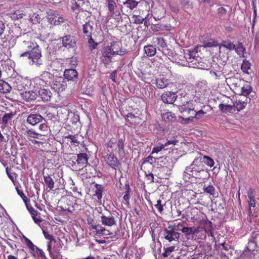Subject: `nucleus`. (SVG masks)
Listing matches in <instances>:
<instances>
[{
  "label": "nucleus",
  "instance_id": "6ab92c4d",
  "mask_svg": "<svg viewBox=\"0 0 259 259\" xmlns=\"http://www.w3.org/2000/svg\"><path fill=\"white\" fill-rule=\"evenodd\" d=\"M61 242V240L58 239V240H56L55 243H53V246H52V254H49L52 259H57L61 255L60 252V249L62 248Z\"/></svg>",
  "mask_w": 259,
  "mask_h": 259
},
{
  "label": "nucleus",
  "instance_id": "49530a36",
  "mask_svg": "<svg viewBox=\"0 0 259 259\" xmlns=\"http://www.w3.org/2000/svg\"><path fill=\"white\" fill-rule=\"evenodd\" d=\"M38 128L39 130L41 132V133L39 134L41 135H42V137L47 136L50 132L49 127L45 122L41 123L39 125Z\"/></svg>",
  "mask_w": 259,
  "mask_h": 259
},
{
  "label": "nucleus",
  "instance_id": "4c0bfd02",
  "mask_svg": "<svg viewBox=\"0 0 259 259\" xmlns=\"http://www.w3.org/2000/svg\"><path fill=\"white\" fill-rule=\"evenodd\" d=\"M12 89L11 85L6 81L0 79V92L2 93H8Z\"/></svg>",
  "mask_w": 259,
  "mask_h": 259
},
{
  "label": "nucleus",
  "instance_id": "f704fd0d",
  "mask_svg": "<svg viewBox=\"0 0 259 259\" xmlns=\"http://www.w3.org/2000/svg\"><path fill=\"white\" fill-rule=\"evenodd\" d=\"M26 207L29 211V213L31 214V217L34 221V222L38 224L42 222V220L40 218H36V216L38 214L37 211L34 209L32 206H28L26 204Z\"/></svg>",
  "mask_w": 259,
  "mask_h": 259
},
{
  "label": "nucleus",
  "instance_id": "1a4fd4ad",
  "mask_svg": "<svg viewBox=\"0 0 259 259\" xmlns=\"http://www.w3.org/2000/svg\"><path fill=\"white\" fill-rule=\"evenodd\" d=\"M63 47L68 51H74L76 47V39L75 37L71 34H66L62 38Z\"/></svg>",
  "mask_w": 259,
  "mask_h": 259
},
{
  "label": "nucleus",
  "instance_id": "0e129e2a",
  "mask_svg": "<svg viewBox=\"0 0 259 259\" xmlns=\"http://www.w3.org/2000/svg\"><path fill=\"white\" fill-rule=\"evenodd\" d=\"M241 68L244 72L248 73V71L250 68V64L248 61L244 60L241 64Z\"/></svg>",
  "mask_w": 259,
  "mask_h": 259
},
{
  "label": "nucleus",
  "instance_id": "f03ea898",
  "mask_svg": "<svg viewBox=\"0 0 259 259\" xmlns=\"http://www.w3.org/2000/svg\"><path fill=\"white\" fill-rule=\"evenodd\" d=\"M185 173L196 179H204L206 176L207 171L204 169V166L202 163L197 164L195 160L190 166L187 167Z\"/></svg>",
  "mask_w": 259,
  "mask_h": 259
},
{
  "label": "nucleus",
  "instance_id": "58836bf2",
  "mask_svg": "<svg viewBox=\"0 0 259 259\" xmlns=\"http://www.w3.org/2000/svg\"><path fill=\"white\" fill-rule=\"evenodd\" d=\"M186 236L194 235L199 232V228L194 229L192 227H183L182 229H179Z\"/></svg>",
  "mask_w": 259,
  "mask_h": 259
},
{
  "label": "nucleus",
  "instance_id": "5fc2aeb1",
  "mask_svg": "<svg viewBox=\"0 0 259 259\" xmlns=\"http://www.w3.org/2000/svg\"><path fill=\"white\" fill-rule=\"evenodd\" d=\"M219 107L222 112L225 113L231 112L233 108V106L232 105H225L224 104H220Z\"/></svg>",
  "mask_w": 259,
  "mask_h": 259
},
{
  "label": "nucleus",
  "instance_id": "0eeeda50",
  "mask_svg": "<svg viewBox=\"0 0 259 259\" xmlns=\"http://www.w3.org/2000/svg\"><path fill=\"white\" fill-rule=\"evenodd\" d=\"M104 161L106 164L115 170H120L121 164L117 157L113 152L107 153L103 156Z\"/></svg>",
  "mask_w": 259,
  "mask_h": 259
},
{
  "label": "nucleus",
  "instance_id": "603ef678",
  "mask_svg": "<svg viewBox=\"0 0 259 259\" xmlns=\"http://www.w3.org/2000/svg\"><path fill=\"white\" fill-rule=\"evenodd\" d=\"M200 160L210 167H212L214 164L213 159L208 156H203L202 158H200Z\"/></svg>",
  "mask_w": 259,
  "mask_h": 259
},
{
  "label": "nucleus",
  "instance_id": "4be33fe9",
  "mask_svg": "<svg viewBox=\"0 0 259 259\" xmlns=\"http://www.w3.org/2000/svg\"><path fill=\"white\" fill-rule=\"evenodd\" d=\"M65 79L68 81H76L78 79V72L74 69H66L64 72Z\"/></svg>",
  "mask_w": 259,
  "mask_h": 259
},
{
  "label": "nucleus",
  "instance_id": "a878e982",
  "mask_svg": "<svg viewBox=\"0 0 259 259\" xmlns=\"http://www.w3.org/2000/svg\"><path fill=\"white\" fill-rule=\"evenodd\" d=\"M90 230L93 231L95 235L101 236L104 234H105V231H106V229L102 226V225H100L99 224L97 223L94 226H93L91 228L89 229ZM109 234H106V235Z\"/></svg>",
  "mask_w": 259,
  "mask_h": 259
},
{
  "label": "nucleus",
  "instance_id": "052dcab7",
  "mask_svg": "<svg viewBox=\"0 0 259 259\" xmlns=\"http://www.w3.org/2000/svg\"><path fill=\"white\" fill-rule=\"evenodd\" d=\"M221 47L226 48L230 50H233L235 49V45L231 41H225L221 44Z\"/></svg>",
  "mask_w": 259,
  "mask_h": 259
},
{
  "label": "nucleus",
  "instance_id": "e433bc0d",
  "mask_svg": "<svg viewBox=\"0 0 259 259\" xmlns=\"http://www.w3.org/2000/svg\"><path fill=\"white\" fill-rule=\"evenodd\" d=\"M106 2L111 16H113L115 14V10L117 8L115 2L114 0H106Z\"/></svg>",
  "mask_w": 259,
  "mask_h": 259
},
{
  "label": "nucleus",
  "instance_id": "4468645a",
  "mask_svg": "<svg viewBox=\"0 0 259 259\" xmlns=\"http://www.w3.org/2000/svg\"><path fill=\"white\" fill-rule=\"evenodd\" d=\"M177 98L176 94L170 91L163 93L161 96V99L164 103L172 104Z\"/></svg>",
  "mask_w": 259,
  "mask_h": 259
},
{
  "label": "nucleus",
  "instance_id": "c756f323",
  "mask_svg": "<svg viewBox=\"0 0 259 259\" xmlns=\"http://www.w3.org/2000/svg\"><path fill=\"white\" fill-rule=\"evenodd\" d=\"M95 187L96 190L93 194V196L96 197L98 203H101L104 187L101 185L97 184L95 185Z\"/></svg>",
  "mask_w": 259,
  "mask_h": 259
},
{
  "label": "nucleus",
  "instance_id": "423d86ee",
  "mask_svg": "<svg viewBox=\"0 0 259 259\" xmlns=\"http://www.w3.org/2000/svg\"><path fill=\"white\" fill-rule=\"evenodd\" d=\"M37 45L33 39L32 35L27 33L22 36V41L19 44V49L20 51H30Z\"/></svg>",
  "mask_w": 259,
  "mask_h": 259
},
{
  "label": "nucleus",
  "instance_id": "680f3d73",
  "mask_svg": "<svg viewBox=\"0 0 259 259\" xmlns=\"http://www.w3.org/2000/svg\"><path fill=\"white\" fill-rule=\"evenodd\" d=\"M203 190L207 193L210 194V195H213L215 192V188L212 185H204L203 186Z\"/></svg>",
  "mask_w": 259,
  "mask_h": 259
},
{
  "label": "nucleus",
  "instance_id": "2eb2a0df",
  "mask_svg": "<svg viewBox=\"0 0 259 259\" xmlns=\"http://www.w3.org/2000/svg\"><path fill=\"white\" fill-rule=\"evenodd\" d=\"M121 44L120 42L112 41L110 46H109V48H110L111 52L115 56H122L126 53V51L121 48Z\"/></svg>",
  "mask_w": 259,
  "mask_h": 259
},
{
  "label": "nucleus",
  "instance_id": "bf43d9fd",
  "mask_svg": "<svg viewBox=\"0 0 259 259\" xmlns=\"http://www.w3.org/2000/svg\"><path fill=\"white\" fill-rule=\"evenodd\" d=\"M87 221L89 229L97 223V221L94 219L93 214L88 216Z\"/></svg>",
  "mask_w": 259,
  "mask_h": 259
},
{
  "label": "nucleus",
  "instance_id": "7c9ffc66",
  "mask_svg": "<svg viewBox=\"0 0 259 259\" xmlns=\"http://www.w3.org/2000/svg\"><path fill=\"white\" fill-rule=\"evenodd\" d=\"M35 89V90H39L38 93L42 100L48 101L51 100L52 94L49 90L44 89L43 88Z\"/></svg>",
  "mask_w": 259,
  "mask_h": 259
},
{
  "label": "nucleus",
  "instance_id": "69168bd1",
  "mask_svg": "<svg viewBox=\"0 0 259 259\" xmlns=\"http://www.w3.org/2000/svg\"><path fill=\"white\" fill-rule=\"evenodd\" d=\"M175 248V246H171L170 247L164 248V251L162 253V256L164 257H167L170 255L171 253L174 251Z\"/></svg>",
  "mask_w": 259,
  "mask_h": 259
},
{
  "label": "nucleus",
  "instance_id": "7ed1b4c3",
  "mask_svg": "<svg viewBox=\"0 0 259 259\" xmlns=\"http://www.w3.org/2000/svg\"><path fill=\"white\" fill-rule=\"evenodd\" d=\"M55 76L48 71L43 72L39 77L32 79L34 89L51 86Z\"/></svg>",
  "mask_w": 259,
  "mask_h": 259
},
{
  "label": "nucleus",
  "instance_id": "6e6552de",
  "mask_svg": "<svg viewBox=\"0 0 259 259\" xmlns=\"http://www.w3.org/2000/svg\"><path fill=\"white\" fill-rule=\"evenodd\" d=\"M50 87L54 91L59 93L65 91L67 87V83L63 77L55 76Z\"/></svg>",
  "mask_w": 259,
  "mask_h": 259
},
{
  "label": "nucleus",
  "instance_id": "c85d7f7f",
  "mask_svg": "<svg viewBox=\"0 0 259 259\" xmlns=\"http://www.w3.org/2000/svg\"><path fill=\"white\" fill-rule=\"evenodd\" d=\"M252 88L247 83H243L241 87L237 89V92L241 95L247 96L251 92Z\"/></svg>",
  "mask_w": 259,
  "mask_h": 259
},
{
  "label": "nucleus",
  "instance_id": "37998d69",
  "mask_svg": "<svg viewBox=\"0 0 259 259\" xmlns=\"http://www.w3.org/2000/svg\"><path fill=\"white\" fill-rule=\"evenodd\" d=\"M149 13L148 12V14L145 17L139 15H133L132 17V19L134 21V23L136 24H142L143 23L144 20L146 19L148 16H149Z\"/></svg>",
  "mask_w": 259,
  "mask_h": 259
},
{
  "label": "nucleus",
  "instance_id": "2f4dec72",
  "mask_svg": "<svg viewBox=\"0 0 259 259\" xmlns=\"http://www.w3.org/2000/svg\"><path fill=\"white\" fill-rule=\"evenodd\" d=\"M126 120L133 125H137L140 123L141 118L139 116H135L132 113H128L126 115Z\"/></svg>",
  "mask_w": 259,
  "mask_h": 259
},
{
  "label": "nucleus",
  "instance_id": "f257e3e1",
  "mask_svg": "<svg viewBox=\"0 0 259 259\" xmlns=\"http://www.w3.org/2000/svg\"><path fill=\"white\" fill-rule=\"evenodd\" d=\"M10 82L12 88L20 91L26 90L33 85L32 79H30L27 77H23L17 73L12 75Z\"/></svg>",
  "mask_w": 259,
  "mask_h": 259
},
{
  "label": "nucleus",
  "instance_id": "a18cd8bd",
  "mask_svg": "<svg viewBox=\"0 0 259 259\" xmlns=\"http://www.w3.org/2000/svg\"><path fill=\"white\" fill-rule=\"evenodd\" d=\"M83 33L89 37L91 36V34L93 31V27L89 23H86L83 25Z\"/></svg>",
  "mask_w": 259,
  "mask_h": 259
},
{
  "label": "nucleus",
  "instance_id": "c03bdc74",
  "mask_svg": "<svg viewBox=\"0 0 259 259\" xmlns=\"http://www.w3.org/2000/svg\"><path fill=\"white\" fill-rule=\"evenodd\" d=\"M153 42L162 49H165L167 47L165 39L161 37H154Z\"/></svg>",
  "mask_w": 259,
  "mask_h": 259
},
{
  "label": "nucleus",
  "instance_id": "5701e85b",
  "mask_svg": "<svg viewBox=\"0 0 259 259\" xmlns=\"http://www.w3.org/2000/svg\"><path fill=\"white\" fill-rule=\"evenodd\" d=\"M43 120L46 122L45 119L42 116L38 114H30L27 118V122L33 126L42 122Z\"/></svg>",
  "mask_w": 259,
  "mask_h": 259
},
{
  "label": "nucleus",
  "instance_id": "e2e57ef3",
  "mask_svg": "<svg viewBox=\"0 0 259 259\" xmlns=\"http://www.w3.org/2000/svg\"><path fill=\"white\" fill-rule=\"evenodd\" d=\"M65 138L70 139L71 142L72 144H76L77 145H78L80 143V142L78 140V137L76 135H69L65 136Z\"/></svg>",
  "mask_w": 259,
  "mask_h": 259
},
{
  "label": "nucleus",
  "instance_id": "6e6d98bb",
  "mask_svg": "<svg viewBox=\"0 0 259 259\" xmlns=\"http://www.w3.org/2000/svg\"><path fill=\"white\" fill-rule=\"evenodd\" d=\"M235 52L240 57H244L245 49L243 47L242 43H239L236 47L235 46Z\"/></svg>",
  "mask_w": 259,
  "mask_h": 259
},
{
  "label": "nucleus",
  "instance_id": "f8f14e48",
  "mask_svg": "<svg viewBox=\"0 0 259 259\" xmlns=\"http://www.w3.org/2000/svg\"><path fill=\"white\" fill-rule=\"evenodd\" d=\"M175 228L173 227H168V229H166L164 231V238L169 242L172 241H177L179 238L180 233L175 231Z\"/></svg>",
  "mask_w": 259,
  "mask_h": 259
},
{
  "label": "nucleus",
  "instance_id": "338daca9",
  "mask_svg": "<svg viewBox=\"0 0 259 259\" xmlns=\"http://www.w3.org/2000/svg\"><path fill=\"white\" fill-rule=\"evenodd\" d=\"M206 114V112H204L203 110H200L199 111L196 112L194 110V114L193 115V120L195 118L197 119H199L201 118L203 116Z\"/></svg>",
  "mask_w": 259,
  "mask_h": 259
},
{
  "label": "nucleus",
  "instance_id": "c9c22d12",
  "mask_svg": "<svg viewBox=\"0 0 259 259\" xmlns=\"http://www.w3.org/2000/svg\"><path fill=\"white\" fill-rule=\"evenodd\" d=\"M231 85L234 88L236 92H237V89L241 87V85L244 83V80L240 78H232L230 79Z\"/></svg>",
  "mask_w": 259,
  "mask_h": 259
},
{
  "label": "nucleus",
  "instance_id": "3c124183",
  "mask_svg": "<svg viewBox=\"0 0 259 259\" xmlns=\"http://www.w3.org/2000/svg\"><path fill=\"white\" fill-rule=\"evenodd\" d=\"M161 117L163 120L166 121H172L176 119L175 114L171 112H166L162 114Z\"/></svg>",
  "mask_w": 259,
  "mask_h": 259
},
{
  "label": "nucleus",
  "instance_id": "a19ab883",
  "mask_svg": "<svg viewBox=\"0 0 259 259\" xmlns=\"http://www.w3.org/2000/svg\"><path fill=\"white\" fill-rule=\"evenodd\" d=\"M44 179L46 184L50 190H52L54 187L55 182L50 175H44Z\"/></svg>",
  "mask_w": 259,
  "mask_h": 259
},
{
  "label": "nucleus",
  "instance_id": "412c9836",
  "mask_svg": "<svg viewBox=\"0 0 259 259\" xmlns=\"http://www.w3.org/2000/svg\"><path fill=\"white\" fill-rule=\"evenodd\" d=\"M20 96L21 98L27 102H29L34 101L37 96V94L36 91H25L21 93Z\"/></svg>",
  "mask_w": 259,
  "mask_h": 259
},
{
  "label": "nucleus",
  "instance_id": "09e8293b",
  "mask_svg": "<svg viewBox=\"0 0 259 259\" xmlns=\"http://www.w3.org/2000/svg\"><path fill=\"white\" fill-rule=\"evenodd\" d=\"M25 135L28 137V139H36L39 138V137H41L42 135H41L39 133L35 132L33 130H29L26 132Z\"/></svg>",
  "mask_w": 259,
  "mask_h": 259
},
{
  "label": "nucleus",
  "instance_id": "bb28decb",
  "mask_svg": "<svg viewBox=\"0 0 259 259\" xmlns=\"http://www.w3.org/2000/svg\"><path fill=\"white\" fill-rule=\"evenodd\" d=\"M36 139H39V141H37L35 139H29V141L34 145V147L37 149H42L45 147L44 145H47V140L45 137H39V138Z\"/></svg>",
  "mask_w": 259,
  "mask_h": 259
},
{
  "label": "nucleus",
  "instance_id": "aec40b11",
  "mask_svg": "<svg viewBox=\"0 0 259 259\" xmlns=\"http://www.w3.org/2000/svg\"><path fill=\"white\" fill-rule=\"evenodd\" d=\"M198 212V209L197 207L192 208L190 211H186L185 213L181 216V219L188 220L190 219L193 223H195L196 220H198L196 217L197 212Z\"/></svg>",
  "mask_w": 259,
  "mask_h": 259
},
{
  "label": "nucleus",
  "instance_id": "4d7b16f0",
  "mask_svg": "<svg viewBox=\"0 0 259 259\" xmlns=\"http://www.w3.org/2000/svg\"><path fill=\"white\" fill-rule=\"evenodd\" d=\"M131 189L128 184L125 185V191L123 196V199L126 202V203L129 204L130 199V193Z\"/></svg>",
  "mask_w": 259,
  "mask_h": 259
},
{
  "label": "nucleus",
  "instance_id": "79ce46f5",
  "mask_svg": "<svg viewBox=\"0 0 259 259\" xmlns=\"http://www.w3.org/2000/svg\"><path fill=\"white\" fill-rule=\"evenodd\" d=\"M124 142L125 139L124 138H119L118 141H117V148L116 151L119 153H124Z\"/></svg>",
  "mask_w": 259,
  "mask_h": 259
},
{
  "label": "nucleus",
  "instance_id": "cd10ccee",
  "mask_svg": "<svg viewBox=\"0 0 259 259\" xmlns=\"http://www.w3.org/2000/svg\"><path fill=\"white\" fill-rule=\"evenodd\" d=\"M43 234L45 238L49 241L47 244V250L49 251V254H52V246H53V243L56 242V239L54 236L50 234L48 232L43 231Z\"/></svg>",
  "mask_w": 259,
  "mask_h": 259
},
{
  "label": "nucleus",
  "instance_id": "f3484780",
  "mask_svg": "<svg viewBox=\"0 0 259 259\" xmlns=\"http://www.w3.org/2000/svg\"><path fill=\"white\" fill-rule=\"evenodd\" d=\"M100 219L102 225L108 227H112L116 225V220L111 214L106 216L104 214H102L100 216Z\"/></svg>",
  "mask_w": 259,
  "mask_h": 259
},
{
  "label": "nucleus",
  "instance_id": "9b49d317",
  "mask_svg": "<svg viewBox=\"0 0 259 259\" xmlns=\"http://www.w3.org/2000/svg\"><path fill=\"white\" fill-rule=\"evenodd\" d=\"M101 53V61L106 66L112 62V57L115 55L111 52L109 46L104 47Z\"/></svg>",
  "mask_w": 259,
  "mask_h": 259
},
{
  "label": "nucleus",
  "instance_id": "b1692460",
  "mask_svg": "<svg viewBox=\"0 0 259 259\" xmlns=\"http://www.w3.org/2000/svg\"><path fill=\"white\" fill-rule=\"evenodd\" d=\"M169 80L164 76L157 77L154 80L153 83L155 84L157 88L163 89L166 88L169 84Z\"/></svg>",
  "mask_w": 259,
  "mask_h": 259
},
{
  "label": "nucleus",
  "instance_id": "8fccbe9b",
  "mask_svg": "<svg viewBox=\"0 0 259 259\" xmlns=\"http://www.w3.org/2000/svg\"><path fill=\"white\" fill-rule=\"evenodd\" d=\"M138 3L139 2L135 0H126L123 2V5L125 7L132 10L137 7Z\"/></svg>",
  "mask_w": 259,
  "mask_h": 259
},
{
  "label": "nucleus",
  "instance_id": "39448f33",
  "mask_svg": "<svg viewBox=\"0 0 259 259\" xmlns=\"http://www.w3.org/2000/svg\"><path fill=\"white\" fill-rule=\"evenodd\" d=\"M179 111L183 113V115L186 118L183 117L186 123L193 121V115L194 113V106L192 102L187 101L186 104L178 106Z\"/></svg>",
  "mask_w": 259,
  "mask_h": 259
},
{
  "label": "nucleus",
  "instance_id": "ddd939ff",
  "mask_svg": "<svg viewBox=\"0 0 259 259\" xmlns=\"http://www.w3.org/2000/svg\"><path fill=\"white\" fill-rule=\"evenodd\" d=\"M185 58L189 63L193 66V67H198L197 63L198 61V56L197 52L194 50L189 51L188 53L185 54Z\"/></svg>",
  "mask_w": 259,
  "mask_h": 259
},
{
  "label": "nucleus",
  "instance_id": "ea45409f",
  "mask_svg": "<svg viewBox=\"0 0 259 259\" xmlns=\"http://www.w3.org/2000/svg\"><path fill=\"white\" fill-rule=\"evenodd\" d=\"M144 50L146 54L149 57L154 56L156 53V49L153 46L149 45L144 47Z\"/></svg>",
  "mask_w": 259,
  "mask_h": 259
},
{
  "label": "nucleus",
  "instance_id": "72a5a7b5",
  "mask_svg": "<svg viewBox=\"0 0 259 259\" xmlns=\"http://www.w3.org/2000/svg\"><path fill=\"white\" fill-rule=\"evenodd\" d=\"M10 17L13 20H18L22 18L25 15V13L24 10L21 9H18L10 13Z\"/></svg>",
  "mask_w": 259,
  "mask_h": 259
},
{
  "label": "nucleus",
  "instance_id": "13d9d810",
  "mask_svg": "<svg viewBox=\"0 0 259 259\" xmlns=\"http://www.w3.org/2000/svg\"><path fill=\"white\" fill-rule=\"evenodd\" d=\"M30 19L33 23H39L41 19V15L38 13H33L30 16Z\"/></svg>",
  "mask_w": 259,
  "mask_h": 259
},
{
  "label": "nucleus",
  "instance_id": "de8ad7c7",
  "mask_svg": "<svg viewBox=\"0 0 259 259\" xmlns=\"http://www.w3.org/2000/svg\"><path fill=\"white\" fill-rule=\"evenodd\" d=\"M247 105V102L242 101L240 100H236L233 104V107H235L238 111L243 110Z\"/></svg>",
  "mask_w": 259,
  "mask_h": 259
},
{
  "label": "nucleus",
  "instance_id": "774afa93",
  "mask_svg": "<svg viewBox=\"0 0 259 259\" xmlns=\"http://www.w3.org/2000/svg\"><path fill=\"white\" fill-rule=\"evenodd\" d=\"M24 240L26 245L31 250V251H34V248H36V246L33 244L32 242L26 237H24Z\"/></svg>",
  "mask_w": 259,
  "mask_h": 259
},
{
  "label": "nucleus",
  "instance_id": "9d476101",
  "mask_svg": "<svg viewBox=\"0 0 259 259\" xmlns=\"http://www.w3.org/2000/svg\"><path fill=\"white\" fill-rule=\"evenodd\" d=\"M42 57L41 51L38 45L30 51L29 59L34 64L40 65L42 64L41 58Z\"/></svg>",
  "mask_w": 259,
  "mask_h": 259
},
{
  "label": "nucleus",
  "instance_id": "20e7f679",
  "mask_svg": "<svg viewBox=\"0 0 259 259\" xmlns=\"http://www.w3.org/2000/svg\"><path fill=\"white\" fill-rule=\"evenodd\" d=\"M180 157L178 149H172L167 155L159 158L160 165L167 168L172 167Z\"/></svg>",
  "mask_w": 259,
  "mask_h": 259
},
{
  "label": "nucleus",
  "instance_id": "dca6fc26",
  "mask_svg": "<svg viewBox=\"0 0 259 259\" xmlns=\"http://www.w3.org/2000/svg\"><path fill=\"white\" fill-rule=\"evenodd\" d=\"M47 19L50 24L54 25H60L64 22L63 18L59 16L54 12H50L48 13Z\"/></svg>",
  "mask_w": 259,
  "mask_h": 259
},
{
  "label": "nucleus",
  "instance_id": "393cba45",
  "mask_svg": "<svg viewBox=\"0 0 259 259\" xmlns=\"http://www.w3.org/2000/svg\"><path fill=\"white\" fill-rule=\"evenodd\" d=\"M248 197L249 199L248 201L249 207L248 209V214L249 215H251L252 213L251 207L254 208L256 206V201L255 200L254 196L253 195V190L251 188L249 189Z\"/></svg>",
  "mask_w": 259,
  "mask_h": 259
},
{
  "label": "nucleus",
  "instance_id": "473e14b6",
  "mask_svg": "<svg viewBox=\"0 0 259 259\" xmlns=\"http://www.w3.org/2000/svg\"><path fill=\"white\" fill-rule=\"evenodd\" d=\"M88 160V155L86 153H83L77 154L76 161L79 167H82L83 165L87 163Z\"/></svg>",
  "mask_w": 259,
  "mask_h": 259
},
{
  "label": "nucleus",
  "instance_id": "864d4df0",
  "mask_svg": "<svg viewBox=\"0 0 259 259\" xmlns=\"http://www.w3.org/2000/svg\"><path fill=\"white\" fill-rule=\"evenodd\" d=\"M16 113L11 112L6 113L2 118V123L6 125L8 122L11 121Z\"/></svg>",
  "mask_w": 259,
  "mask_h": 259
},
{
  "label": "nucleus",
  "instance_id": "a211bd4d",
  "mask_svg": "<svg viewBox=\"0 0 259 259\" xmlns=\"http://www.w3.org/2000/svg\"><path fill=\"white\" fill-rule=\"evenodd\" d=\"M199 224L203 226L202 229H204L205 232L207 233L208 236L213 237L212 223L208 220L207 217L203 220Z\"/></svg>",
  "mask_w": 259,
  "mask_h": 259
}]
</instances>
